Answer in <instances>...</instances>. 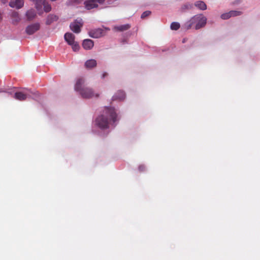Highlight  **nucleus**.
<instances>
[{"instance_id": "nucleus-6", "label": "nucleus", "mask_w": 260, "mask_h": 260, "mask_svg": "<svg viewBox=\"0 0 260 260\" xmlns=\"http://www.w3.org/2000/svg\"><path fill=\"white\" fill-rule=\"evenodd\" d=\"M105 0H87L84 2L85 7L87 10L97 8L99 4H103Z\"/></svg>"}, {"instance_id": "nucleus-7", "label": "nucleus", "mask_w": 260, "mask_h": 260, "mask_svg": "<svg viewBox=\"0 0 260 260\" xmlns=\"http://www.w3.org/2000/svg\"><path fill=\"white\" fill-rule=\"evenodd\" d=\"M105 35V32L104 29L102 28H97L91 30L89 32V35L90 37L93 38H99Z\"/></svg>"}, {"instance_id": "nucleus-11", "label": "nucleus", "mask_w": 260, "mask_h": 260, "mask_svg": "<svg viewBox=\"0 0 260 260\" xmlns=\"http://www.w3.org/2000/svg\"><path fill=\"white\" fill-rule=\"evenodd\" d=\"M65 41L68 43L69 45L72 44L75 42V36L70 32H67L64 36Z\"/></svg>"}, {"instance_id": "nucleus-12", "label": "nucleus", "mask_w": 260, "mask_h": 260, "mask_svg": "<svg viewBox=\"0 0 260 260\" xmlns=\"http://www.w3.org/2000/svg\"><path fill=\"white\" fill-rule=\"evenodd\" d=\"M25 15L27 18V20L28 21H31L35 18L37 16V14L34 9H30L27 11Z\"/></svg>"}, {"instance_id": "nucleus-2", "label": "nucleus", "mask_w": 260, "mask_h": 260, "mask_svg": "<svg viewBox=\"0 0 260 260\" xmlns=\"http://www.w3.org/2000/svg\"><path fill=\"white\" fill-rule=\"evenodd\" d=\"M85 83V80L82 78L77 79L75 85V90L80 92L81 96L84 99H89L92 97H99V94H95L92 89L88 87H82Z\"/></svg>"}, {"instance_id": "nucleus-16", "label": "nucleus", "mask_w": 260, "mask_h": 260, "mask_svg": "<svg viewBox=\"0 0 260 260\" xmlns=\"http://www.w3.org/2000/svg\"><path fill=\"white\" fill-rule=\"evenodd\" d=\"M131 25L128 24H126L124 25H121L119 26H116L114 27V29L115 30L118 31H123L124 30H126L130 28Z\"/></svg>"}, {"instance_id": "nucleus-3", "label": "nucleus", "mask_w": 260, "mask_h": 260, "mask_svg": "<svg viewBox=\"0 0 260 260\" xmlns=\"http://www.w3.org/2000/svg\"><path fill=\"white\" fill-rule=\"evenodd\" d=\"M207 18L202 14H198L193 16L189 21L184 24V27L186 29H189L194 27L196 29H199L206 25Z\"/></svg>"}, {"instance_id": "nucleus-18", "label": "nucleus", "mask_w": 260, "mask_h": 260, "mask_svg": "<svg viewBox=\"0 0 260 260\" xmlns=\"http://www.w3.org/2000/svg\"><path fill=\"white\" fill-rule=\"evenodd\" d=\"M194 6L201 10H205L207 9L206 4L203 1H197L194 3Z\"/></svg>"}, {"instance_id": "nucleus-8", "label": "nucleus", "mask_w": 260, "mask_h": 260, "mask_svg": "<svg viewBox=\"0 0 260 260\" xmlns=\"http://www.w3.org/2000/svg\"><path fill=\"white\" fill-rule=\"evenodd\" d=\"M40 28V24L39 23H35L27 26L26 28L25 31L27 34L29 35H32Z\"/></svg>"}, {"instance_id": "nucleus-27", "label": "nucleus", "mask_w": 260, "mask_h": 260, "mask_svg": "<svg viewBox=\"0 0 260 260\" xmlns=\"http://www.w3.org/2000/svg\"><path fill=\"white\" fill-rule=\"evenodd\" d=\"M108 73H106V72H105L104 73H103V74L102 75V78H104L105 77H107L108 76Z\"/></svg>"}, {"instance_id": "nucleus-10", "label": "nucleus", "mask_w": 260, "mask_h": 260, "mask_svg": "<svg viewBox=\"0 0 260 260\" xmlns=\"http://www.w3.org/2000/svg\"><path fill=\"white\" fill-rule=\"evenodd\" d=\"M93 46V41L90 39H85L82 43V46L85 50H90L92 48Z\"/></svg>"}, {"instance_id": "nucleus-19", "label": "nucleus", "mask_w": 260, "mask_h": 260, "mask_svg": "<svg viewBox=\"0 0 260 260\" xmlns=\"http://www.w3.org/2000/svg\"><path fill=\"white\" fill-rule=\"evenodd\" d=\"M35 4V7L38 11H40L42 9V3L44 0H31Z\"/></svg>"}, {"instance_id": "nucleus-23", "label": "nucleus", "mask_w": 260, "mask_h": 260, "mask_svg": "<svg viewBox=\"0 0 260 260\" xmlns=\"http://www.w3.org/2000/svg\"><path fill=\"white\" fill-rule=\"evenodd\" d=\"M70 45L72 46V48L74 51H77L79 50L80 46L77 42H75L73 44H70Z\"/></svg>"}, {"instance_id": "nucleus-22", "label": "nucleus", "mask_w": 260, "mask_h": 260, "mask_svg": "<svg viewBox=\"0 0 260 260\" xmlns=\"http://www.w3.org/2000/svg\"><path fill=\"white\" fill-rule=\"evenodd\" d=\"M229 14H231V17H235L240 16L242 14V12L239 11H231L229 12Z\"/></svg>"}, {"instance_id": "nucleus-1", "label": "nucleus", "mask_w": 260, "mask_h": 260, "mask_svg": "<svg viewBox=\"0 0 260 260\" xmlns=\"http://www.w3.org/2000/svg\"><path fill=\"white\" fill-rule=\"evenodd\" d=\"M117 121V114L115 109L112 107L105 108L103 113L95 120L96 125L102 129L108 128L110 124Z\"/></svg>"}, {"instance_id": "nucleus-26", "label": "nucleus", "mask_w": 260, "mask_h": 260, "mask_svg": "<svg viewBox=\"0 0 260 260\" xmlns=\"http://www.w3.org/2000/svg\"><path fill=\"white\" fill-rule=\"evenodd\" d=\"M139 169L140 171H142L144 170V166H140L139 167Z\"/></svg>"}, {"instance_id": "nucleus-4", "label": "nucleus", "mask_w": 260, "mask_h": 260, "mask_svg": "<svg viewBox=\"0 0 260 260\" xmlns=\"http://www.w3.org/2000/svg\"><path fill=\"white\" fill-rule=\"evenodd\" d=\"M32 94V92L29 90L25 89L23 91L15 92L14 97L15 99L22 101L26 100L27 98H30Z\"/></svg>"}, {"instance_id": "nucleus-13", "label": "nucleus", "mask_w": 260, "mask_h": 260, "mask_svg": "<svg viewBox=\"0 0 260 260\" xmlns=\"http://www.w3.org/2000/svg\"><path fill=\"white\" fill-rule=\"evenodd\" d=\"M125 94L123 91L119 90L112 97V100H123L125 99Z\"/></svg>"}, {"instance_id": "nucleus-9", "label": "nucleus", "mask_w": 260, "mask_h": 260, "mask_svg": "<svg viewBox=\"0 0 260 260\" xmlns=\"http://www.w3.org/2000/svg\"><path fill=\"white\" fill-rule=\"evenodd\" d=\"M24 5V0H11L9 6L12 8H21Z\"/></svg>"}, {"instance_id": "nucleus-5", "label": "nucleus", "mask_w": 260, "mask_h": 260, "mask_svg": "<svg viewBox=\"0 0 260 260\" xmlns=\"http://www.w3.org/2000/svg\"><path fill=\"white\" fill-rule=\"evenodd\" d=\"M83 24L82 19L78 18L70 24V27L75 33L78 34L81 31V28Z\"/></svg>"}, {"instance_id": "nucleus-20", "label": "nucleus", "mask_w": 260, "mask_h": 260, "mask_svg": "<svg viewBox=\"0 0 260 260\" xmlns=\"http://www.w3.org/2000/svg\"><path fill=\"white\" fill-rule=\"evenodd\" d=\"M42 5L44 6V10L45 12L48 13L51 10V7L48 3L46 2L45 1H43L42 3Z\"/></svg>"}, {"instance_id": "nucleus-24", "label": "nucleus", "mask_w": 260, "mask_h": 260, "mask_svg": "<svg viewBox=\"0 0 260 260\" xmlns=\"http://www.w3.org/2000/svg\"><path fill=\"white\" fill-rule=\"evenodd\" d=\"M231 17V14H229V12L223 13L221 15V18L222 19H228Z\"/></svg>"}, {"instance_id": "nucleus-25", "label": "nucleus", "mask_w": 260, "mask_h": 260, "mask_svg": "<svg viewBox=\"0 0 260 260\" xmlns=\"http://www.w3.org/2000/svg\"><path fill=\"white\" fill-rule=\"evenodd\" d=\"M151 14V12L149 11H146L144 12L141 15V18H144L146 17L147 16H149Z\"/></svg>"}, {"instance_id": "nucleus-14", "label": "nucleus", "mask_w": 260, "mask_h": 260, "mask_svg": "<svg viewBox=\"0 0 260 260\" xmlns=\"http://www.w3.org/2000/svg\"><path fill=\"white\" fill-rule=\"evenodd\" d=\"M96 64V61L93 59H89L85 62V67L86 69H92L95 67Z\"/></svg>"}, {"instance_id": "nucleus-21", "label": "nucleus", "mask_w": 260, "mask_h": 260, "mask_svg": "<svg viewBox=\"0 0 260 260\" xmlns=\"http://www.w3.org/2000/svg\"><path fill=\"white\" fill-rule=\"evenodd\" d=\"M180 24L178 22H174L171 23L170 27L171 29L177 30L180 28Z\"/></svg>"}, {"instance_id": "nucleus-17", "label": "nucleus", "mask_w": 260, "mask_h": 260, "mask_svg": "<svg viewBox=\"0 0 260 260\" xmlns=\"http://www.w3.org/2000/svg\"><path fill=\"white\" fill-rule=\"evenodd\" d=\"M11 18L12 19V22L13 23H18L20 20L19 13L17 12L13 11L11 14Z\"/></svg>"}, {"instance_id": "nucleus-15", "label": "nucleus", "mask_w": 260, "mask_h": 260, "mask_svg": "<svg viewBox=\"0 0 260 260\" xmlns=\"http://www.w3.org/2000/svg\"><path fill=\"white\" fill-rule=\"evenodd\" d=\"M58 18L56 15H53V14H50L48 16L46 24L47 25H50L54 21H56L58 20Z\"/></svg>"}]
</instances>
